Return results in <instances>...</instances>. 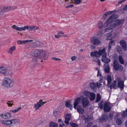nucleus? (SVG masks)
<instances>
[{
	"instance_id": "30",
	"label": "nucleus",
	"mask_w": 127,
	"mask_h": 127,
	"mask_svg": "<svg viewBox=\"0 0 127 127\" xmlns=\"http://www.w3.org/2000/svg\"><path fill=\"white\" fill-rule=\"evenodd\" d=\"M101 97L100 94H97L96 95L95 102L97 103L101 99Z\"/></svg>"
},
{
	"instance_id": "39",
	"label": "nucleus",
	"mask_w": 127,
	"mask_h": 127,
	"mask_svg": "<svg viewBox=\"0 0 127 127\" xmlns=\"http://www.w3.org/2000/svg\"><path fill=\"white\" fill-rule=\"evenodd\" d=\"M117 51L119 53H121L122 51L121 48L119 46H117Z\"/></svg>"
},
{
	"instance_id": "21",
	"label": "nucleus",
	"mask_w": 127,
	"mask_h": 127,
	"mask_svg": "<svg viewBox=\"0 0 127 127\" xmlns=\"http://www.w3.org/2000/svg\"><path fill=\"white\" fill-rule=\"evenodd\" d=\"M108 118V116L105 114H103L101 117L99 119V121L101 123L107 120Z\"/></svg>"
},
{
	"instance_id": "2",
	"label": "nucleus",
	"mask_w": 127,
	"mask_h": 127,
	"mask_svg": "<svg viewBox=\"0 0 127 127\" xmlns=\"http://www.w3.org/2000/svg\"><path fill=\"white\" fill-rule=\"evenodd\" d=\"M19 120L17 119H13L11 120L7 121L1 120L0 122L1 123L6 126L10 125L15 126L18 124L19 122Z\"/></svg>"
},
{
	"instance_id": "55",
	"label": "nucleus",
	"mask_w": 127,
	"mask_h": 127,
	"mask_svg": "<svg viewBox=\"0 0 127 127\" xmlns=\"http://www.w3.org/2000/svg\"><path fill=\"white\" fill-rule=\"evenodd\" d=\"M58 34L60 35L61 37L63 36L64 34L63 32L62 31L59 32L58 33Z\"/></svg>"
},
{
	"instance_id": "38",
	"label": "nucleus",
	"mask_w": 127,
	"mask_h": 127,
	"mask_svg": "<svg viewBox=\"0 0 127 127\" xmlns=\"http://www.w3.org/2000/svg\"><path fill=\"white\" fill-rule=\"evenodd\" d=\"M13 103V102L12 101H8L6 103L8 106H12Z\"/></svg>"
},
{
	"instance_id": "54",
	"label": "nucleus",
	"mask_w": 127,
	"mask_h": 127,
	"mask_svg": "<svg viewBox=\"0 0 127 127\" xmlns=\"http://www.w3.org/2000/svg\"><path fill=\"white\" fill-rule=\"evenodd\" d=\"M52 59H53L55 61H60L61 60V59H60L55 57H53L52 58Z\"/></svg>"
},
{
	"instance_id": "31",
	"label": "nucleus",
	"mask_w": 127,
	"mask_h": 127,
	"mask_svg": "<svg viewBox=\"0 0 127 127\" xmlns=\"http://www.w3.org/2000/svg\"><path fill=\"white\" fill-rule=\"evenodd\" d=\"M116 123L118 125H121L122 123V119L120 118H117L116 120Z\"/></svg>"
},
{
	"instance_id": "50",
	"label": "nucleus",
	"mask_w": 127,
	"mask_h": 127,
	"mask_svg": "<svg viewBox=\"0 0 127 127\" xmlns=\"http://www.w3.org/2000/svg\"><path fill=\"white\" fill-rule=\"evenodd\" d=\"M59 111H57L55 112L54 115L55 116L58 117L59 115Z\"/></svg>"
},
{
	"instance_id": "41",
	"label": "nucleus",
	"mask_w": 127,
	"mask_h": 127,
	"mask_svg": "<svg viewBox=\"0 0 127 127\" xmlns=\"http://www.w3.org/2000/svg\"><path fill=\"white\" fill-rule=\"evenodd\" d=\"M71 116L70 114H66L65 116V119L68 120H70Z\"/></svg>"
},
{
	"instance_id": "52",
	"label": "nucleus",
	"mask_w": 127,
	"mask_h": 127,
	"mask_svg": "<svg viewBox=\"0 0 127 127\" xmlns=\"http://www.w3.org/2000/svg\"><path fill=\"white\" fill-rule=\"evenodd\" d=\"M119 69L120 71H122L123 70V67L120 64Z\"/></svg>"
},
{
	"instance_id": "24",
	"label": "nucleus",
	"mask_w": 127,
	"mask_h": 127,
	"mask_svg": "<svg viewBox=\"0 0 127 127\" xmlns=\"http://www.w3.org/2000/svg\"><path fill=\"white\" fill-rule=\"evenodd\" d=\"M49 127H58V124L54 122L51 121L49 123Z\"/></svg>"
},
{
	"instance_id": "9",
	"label": "nucleus",
	"mask_w": 127,
	"mask_h": 127,
	"mask_svg": "<svg viewBox=\"0 0 127 127\" xmlns=\"http://www.w3.org/2000/svg\"><path fill=\"white\" fill-rule=\"evenodd\" d=\"M46 102H43L42 99H40L36 104H35L34 107L35 108V110H36L41 107L44 104L46 103Z\"/></svg>"
},
{
	"instance_id": "15",
	"label": "nucleus",
	"mask_w": 127,
	"mask_h": 127,
	"mask_svg": "<svg viewBox=\"0 0 127 127\" xmlns=\"http://www.w3.org/2000/svg\"><path fill=\"white\" fill-rule=\"evenodd\" d=\"M77 111L79 114H82L84 112V109L82 106L80 105H78L76 108Z\"/></svg>"
},
{
	"instance_id": "60",
	"label": "nucleus",
	"mask_w": 127,
	"mask_h": 127,
	"mask_svg": "<svg viewBox=\"0 0 127 127\" xmlns=\"http://www.w3.org/2000/svg\"><path fill=\"white\" fill-rule=\"evenodd\" d=\"M32 41H33L32 40H25L24 41L25 43L27 42H32Z\"/></svg>"
},
{
	"instance_id": "53",
	"label": "nucleus",
	"mask_w": 127,
	"mask_h": 127,
	"mask_svg": "<svg viewBox=\"0 0 127 127\" xmlns=\"http://www.w3.org/2000/svg\"><path fill=\"white\" fill-rule=\"evenodd\" d=\"M17 43L18 44H21L23 43H25L24 41H21L20 40H18L17 41Z\"/></svg>"
},
{
	"instance_id": "14",
	"label": "nucleus",
	"mask_w": 127,
	"mask_h": 127,
	"mask_svg": "<svg viewBox=\"0 0 127 127\" xmlns=\"http://www.w3.org/2000/svg\"><path fill=\"white\" fill-rule=\"evenodd\" d=\"M101 61L105 63H108L110 61V59L106 57V54H105L102 56Z\"/></svg>"
},
{
	"instance_id": "44",
	"label": "nucleus",
	"mask_w": 127,
	"mask_h": 127,
	"mask_svg": "<svg viewBox=\"0 0 127 127\" xmlns=\"http://www.w3.org/2000/svg\"><path fill=\"white\" fill-rule=\"evenodd\" d=\"M70 125L72 127H77L78 126L77 124L72 123H70Z\"/></svg>"
},
{
	"instance_id": "45",
	"label": "nucleus",
	"mask_w": 127,
	"mask_h": 127,
	"mask_svg": "<svg viewBox=\"0 0 127 127\" xmlns=\"http://www.w3.org/2000/svg\"><path fill=\"white\" fill-rule=\"evenodd\" d=\"M91 119V117L90 116H88L87 117L85 118V122H87L89 121Z\"/></svg>"
},
{
	"instance_id": "49",
	"label": "nucleus",
	"mask_w": 127,
	"mask_h": 127,
	"mask_svg": "<svg viewBox=\"0 0 127 127\" xmlns=\"http://www.w3.org/2000/svg\"><path fill=\"white\" fill-rule=\"evenodd\" d=\"M94 61H95V62H96L97 63L98 65L99 66H100V62L99 59H97L96 60H94Z\"/></svg>"
},
{
	"instance_id": "40",
	"label": "nucleus",
	"mask_w": 127,
	"mask_h": 127,
	"mask_svg": "<svg viewBox=\"0 0 127 127\" xmlns=\"http://www.w3.org/2000/svg\"><path fill=\"white\" fill-rule=\"evenodd\" d=\"M98 26L99 28H101L103 26V24L102 21H100L98 22Z\"/></svg>"
},
{
	"instance_id": "48",
	"label": "nucleus",
	"mask_w": 127,
	"mask_h": 127,
	"mask_svg": "<svg viewBox=\"0 0 127 127\" xmlns=\"http://www.w3.org/2000/svg\"><path fill=\"white\" fill-rule=\"evenodd\" d=\"M38 28V27L35 26L32 27V31L37 30Z\"/></svg>"
},
{
	"instance_id": "46",
	"label": "nucleus",
	"mask_w": 127,
	"mask_h": 127,
	"mask_svg": "<svg viewBox=\"0 0 127 127\" xmlns=\"http://www.w3.org/2000/svg\"><path fill=\"white\" fill-rule=\"evenodd\" d=\"M44 86L48 88L50 86V84L49 82L45 83L44 84Z\"/></svg>"
},
{
	"instance_id": "47",
	"label": "nucleus",
	"mask_w": 127,
	"mask_h": 127,
	"mask_svg": "<svg viewBox=\"0 0 127 127\" xmlns=\"http://www.w3.org/2000/svg\"><path fill=\"white\" fill-rule=\"evenodd\" d=\"M96 86L97 88H100L102 85V84L98 82L96 83Z\"/></svg>"
},
{
	"instance_id": "26",
	"label": "nucleus",
	"mask_w": 127,
	"mask_h": 127,
	"mask_svg": "<svg viewBox=\"0 0 127 127\" xmlns=\"http://www.w3.org/2000/svg\"><path fill=\"white\" fill-rule=\"evenodd\" d=\"M119 61L120 63L122 64H124L125 62L122 56L121 55H119L118 58Z\"/></svg>"
},
{
	"instance_id": "35",
	"label": "nucleus",
	"mask_w": 127,
	"mask_h": 127,
	"mask_svg": "<svg viewBox=\"0 0 127 127\" xmlns=\"http://www.w3.org/2000/svg\"><path fill=\"white\" fill-rule=\"evenodd\" d=\"M40 59H38L37 57H34L32 60V61L34 63H35L36 64V63H37V61L38 60L40 61Z\"/></svg>"
},
{
	"instance_id": "32",
	"label": "nucleus",
	"mask_w": 127,
	"mask_h": 127,
	"mask_svg": "<svg viewBox=\"0 0 127 127\" xmlns=\"http://www.w3.org/2000/svg\"><path fill=\"white\" fill-rule=\"evenodd\" d=\"M103 100H101L98 104V107L100 109H102L103 108Z\"/></svg>"
},
{
	"instance_id": "11",
	"label": "nucleus",
	"mask_w": 127,
	"mask_h": 127,
	"mask_svg": "<svg viewBox=\"0 0 127 127\" xmlns=\"http://www.w3.org/2000/svg\"><path fill=\"white\" fill-rule=\"evenodd\" d=\"M90 41L92 44L95 45H99L101 43L99 39L94 37L92 38Z\"/></svg>"
},
{
	"instance_id": "34",
	"label": "nucleus",
	"mask_w": 127,
	"mask_h": 127,
	"mask_svg": "<svg viewBox=\"0 0 127 127\" xmlns=\"http://www.w3.org/2000/svg\"><path fill=\"white\" fill-rule=\"evenodd\" d=\"M21 109V107H20L16 109L13 110H10V112H11L13 113H16L20 109Z\"/></svg>"
},
{
	"instance_id": "63",
	"label": "nucleus",
	"mask_w": 127,
	"mask_h": 127,
	"mask_svg": "<svg viewBox=\"0 0 127 127\" xmlns=\"http://www.w3.org/2000/svg\"><path fill=\"white\" fill-rule=\"evenodd\" d=\"M76 59V57L75 56H73L71 58V59L72 61H74Z\"/></svg>"
},
{
	"instance_id": "37",
	"label": "nucleus",
	"mask_w": 127,
	"mask_h": 127,
	"mask_svg": "<svg viewBox=\"0 0 127 127\" xmlns=\"http://www.w3.org/2000/svg\"><path fill=\"white\" fill-rule=\"evenodd\" d=\"M112 85L113 86L114 89H116L117 88V87L116 86V80H114L113 81Z\"/></svg>"
},
{
	"instance_id": "20",
	"label": "nucleus",
	"mask_w": 127,
	"mask_h": 127,
	"mask_svg": "<svg viewBox=\"0 0 127 127\" xmlns=\"http://www.w3.org/2000/svg\"><path fill=\"white\" fill-rule=\"evenodd\" d=\"M65 106L66 107L69 108L71 110H72L73 108L72 105L70 104V100H68L65 102Z\"/></svg>"
},
{
	"instance_id": "13",
	"label": "nucleus",
	"mask_w": 127,
	"mask_h": 127,
	"mask_svg": "<svg viewBox=\"0 0 127 127\" xmlns=\"http://www.w3.org/2000/svg\"><path fill=\"white\" fill-rule=\"evenodd\" d=\"M120 43L121 45L123 50L124 51H126L127 50V46L126 41L123 40H121L120 42Z\"/></svg>"
},
{
	"instance_id": "4",
	"label": "nucleus",
	"mask_w": 127,
	"mask_h": 127,
	"mask_svg": "<svg viewBox=\"0 0 127 127\" xmlns=\"http://www.w3.org/2000/svg\"><path fill=\"white\" fill-rule=\"evenodd\" d=\"M105 48H103L101 50H99L98 51H95L92 52L90 53V55L92 57H99L102 54H106Z\"/></svg>"
},
{
	"instance_id": "56",
	"label": "nucleus",
	"mask_w": 127,
	"mask_h": 127,
	"mask_svg": "<svg viewBox=\"0 0 127 127\" xmlns=\"http://www.w3.org/2000/svg\"><path fill=\"white\" fill-rule=\"evenodd\" d=\"M127 0H120L118 1V3L119 4H121L122 2Z\"/></svg>"
},
{
	"instance_id": "27",
	"label": "nucleus",
	"mask_w": 127,
	"mask_h": 127,
	"mask_svg": "<svg viewBox=\"0 0 127 127\" xmlns=\"http://www.w3.org/2000/svg\"><path fill=\"white\" fill-rule=\"evenodd\" d=\"M106 80L107 81V85L108 86V85H109L110 84L111 82L112 79L111 76L109 75H108L107 77Z\"/></svg>"
},
{
	"instance_id": "64",
	"label": "nucleus",
	"mask_w": 127,
	"mask_h": 127,
	"mask_svg": "<svg viewBox=\"0 0 127 127\" xmlns=\"http://www.w3.org/2000/svg\"><path fill=\"white\" fill-rule=\"evenodd\" d=\"M97 58V57H94L93 58V59L92 60L93 61H94V62H95V61H94V60H95V61L97 59H99L98 58Z\"/></svg>"
},
{
	"instance_id": "36",
	"label": "nucleus",
	"mask_w": 127,
	"mask_h": 127,
	"mask_svg": "<svg viewBox=\"0 0 127 127\" xmlns=\"http://www.w3.org/2000/svg\"><path fill=\"white\" fill-rule=\"evenodd\" d=\"M40 42H38L37 43H35L34 44V45L33 46V47L34 48L39 46H41L40 44Z\"/></svg>"
},
{
	"instance_id": "17",
	"label": "nucleus",
	"mask_w": 127,
	"mask_h": 127,
	"mask_svg": "<svg viewBox=\"0 0 127 127\" xmlns=\"http://www.w3.org/2000/svg\"><path fill=\"white\" fill-rule=\"evenodd\" d=\"M113 67L114 70L118 71L119 69L120 64L116 60H115L113 62Z\"/></svg>"
},
{
	"instance_id": "3",
	"label": "nucleus",
	"mask_w": 127,
	"mask_h": 127,
	"mask_svg": "<svg viewBox=\"0 0 127 127\" xmlns=\"http://www.w3.org/2000/svg\"><path fill=\"white\" fill-rule=\"evenodd\" d=\"M14 85V81L13 79L8 78H5L2 83V85L7 88H11Z\"/></svg>"
},
{
	"instance_id": "18",
	"label": "nucleus",
	"mask_w": 127,
	"mask_h": 127,
	"mask_svg": "<svg viewBox=\"0 0 127 127\" xmlns=\"http://www.w3.org/2000/svg\"><path fill=\"white\" fill-rule=\"evenodd\" d=\"M81 100L80 97H77L74 100V102L73 104L74 107L75 109H76L77 106L79 104Z\"/></svg>"
},
{
	"instance_id": "28",
	"label": "nucleus",
	"mask_w": 127,
	"mask_h": 127,
	"mask_svg": "<svg viewBox=\"0 0 127 127\" xmlns=\"http://www.w3.org/2000/svg\"><path fill=\"white\" fill-rule=\"evenodd\" d=\"M15 46H13L11 47L8 51V53L9 54H11L13 51L15 50Z\"/></svg>"
},
{
	"instance_id": "6",
	"label": "nucleus",
	"mask_w": 127,
	"mask_h": 127,
	"mask_svg": "<svg viewBox=\"0 0 127 127\" xmlns=\"http://www.w3.org/2000/svg\"><path fill=\"white\" fill-rule=\"evenodd\" d=\"M0 68L1 70H0V73L3 75L8 76H11L12 75V73L5 67H0Z\"/></svg>"
},
{
	"instance_id": "23",
	"label": "nucleus",
	"mask_w": 127,
	"mask_h": 127,
	"mask_svg": "<svg viewBox=\"0 0 127 127\" xmlns=\"http://www.w3.org/2000/svg\"><path fill=\"white\" fill-rule=\"evenodd\" d=\"M104 70L106 73H109L110 72L109 65L108 64H105L104 66Z\"/></svg>"
},
{
	"instance_id": "12",
	"label": "nucleus",
	"mask_w": 127,
	"mask_h": 127,
	"mask_svg": "<svg viewBox=\"0 0 127 127\" xmlns=\"http://www.w3.org/2000/svg\"><path fill=\"white\" fill-rule=\"evenodd\" d=\"M124 81L120 80L117 81V86L118 87L121 89L122 90L124 88L125 85L124 84Z\"/></svg>"
},
{
	"instance_id": "10",
	"label": "nucleus",
	"mask_w": 127,
	"mask_h": 127,
	"mask_svg": "<svg viewBox=\"0 0 127 127\" xmlns=\"http://www.w3.org/2000/svg\"><path fill=\"white\" fill-rule=\"evenodd\" d=\"M82 102L83 107H86L89 104L88 99L86 98L83 97L82 99Z\"/></svg>"
},
{
	"instance_id": "25",
	"label": "nucleus",
	"mask_w": 127,
	"mask_h": 127,
	"mask_svg": "<svg viewBox=\"0 0 127 127\" xmlns=\"http://www.w3.org/2000/svg\"><path fill=\"white\" fill-rule=\"evenodd\" d=\"M90 87L91 89L94 90L96 88V85L94 82L91 83H90Z\"/></svg>"
},
{
	"instance_id": "51",
	"label": "nucleus",
	"mask_w": 127,
	"mask_h": 127,
	"mask_svg": "<svg viewBox=\"0 0 127 127\" xmlns=\"http://www.w3.org/2000/svg\"><path fill=\"white\" fill-rule=\"evenodd\" d=\"M76 4H80L81 1V0H74Z\"/></svg>"
},
{
	"instance_id": "8",
	"label": "nucleus",
	"mask_w": 127,
	"mask_h": 127,
	"mask_svg": "<svg viewBox=\"0 0 127 127\" xmlns=\"http://www.w3.org/2000/svg\"><path fill=\"white\" fill-rule=\"evenodd\" d=\"M111 109L110 106V103L109 102L105 101L104 105V111L105 112H108Z\"/></svg>"
},
{
	"instance_id": "42",
	"label": "nucleus",
	"mask_w": 127,
	"mask_h": 127,
	"mask_svg": "<svg viewBox=\"0 0 127 127\" xmlns=\"http://www.w3.org/2000/svg\"><path fill=\"white\" fill-rule=\"evenodd\" d=\"M127 116V113L125 111H124L122 114V117L123 118Z\"/></svg>"
},
{
	"instance_id": "1",
	"label": "nucleus",
	"mask_w": 127,
	"mask_h": 127,
	"mask_svg": "<svg viewBox=\"0 0 127 127\" xmlns=\"http://www.w3.org/2000/svg\"><path fill=\"white\" fill-rule=\"evenodd\" d=\"M117 16L113 14L109 17L106 21L104 24L105 27L107 28H105V32H107V30H110L112 29V27H115L117 26H118L122 24L125 22L124 19L117 20L114 22L113 23L111 24L113 21L116 18Z\"/></svg>"
},
{
	"instance_id": "19",
	"label": "nucleus",
	"mask_w": 127,
	"mask_h": 127,
	"mask_svg": "<svg viewBox=\"0 0 127 127\" xmlns=\"http://www.w3.org/2000/svg\"><path fill=\"white\" fill-rule=\"evenodd\" d=\"M0 117L1 118L4 119L9 118L11 117V115L10 113H7L4 114H0Z\"/></svg>"
},
{
	"instance_id": "62",
	"label": "nucleus",
	"mask_w": 127,
	"mask_h": 127,
	"mask_svg": "<svg viewBox=\"0 0 127 127\" xmlns=\"http://www.w3.org/2000/svg\"><path fill=\"white\" fill-rule=\"evenodd\" d=\"M123 9L124 10H127V4L125 5V7L124 8H123Z\"/></svg>"
},
{
	"instance_id": "57",
	"label": "nucleus",
	"mask_w": 127,
	"mask_h": 127,
	"mask_svg": "<svg viewBox=\"0 0 127 127\" xmlns=\"http://www.w3.org/2000/svg\"><path fill=\"white\" fill-rule=\"evenodd\" d=\"M92 124L90 122H89L87 125V127H90L92 125Z\"/></svg>"
},
{
	"instance_id": "5",
	"label": "nucleus",
	"mask_w": 127,
	"mask_h": 127,
	"mask_svg": "<svg viewBox=\"0 0 127 127\" xmlns=\"http://www.w3.org/2000/svg\"><path fill=\"white\" fill-rule=\"evenodd\" d=\"M83 94L86 97L89 98L90 101H93L95 99L96 95L94 92L85 91L84 92Z\"/></svg>"
},
{
	"instance_id": "33",
	"label": "nucleus",
	"mask_w": 127,
	"mask_h": 127,
	"mask_svg": "<svg viewBox=\"0 0 127 127\" xmlns=\"http://www.w3.org/2000/svg\"><path fill=\"white\" fill-rule=\"evenodd\" d=\"M115 41H114L113 40H111L109 42V44L108 46V50L109 51H110V49H111V46L112 44V43H114V42Z\"/></svg>"
},
{
	"instance_id": "7",
	"label": "nucleus",
	"mask_w": 127,
	"mask_h": 127,
	"mask_svg": "<svg viewBox=\"0 0 127 127\" xmlns=\"http://www.w3.org/2000/svg\"><path fill=\"white\" fill-rule=\"evenodd\" d=\"M12 28L13 29L19 31H25L26 29H27L29 30L32 31V27H29L28 26H25L24 27L22 28L18 27L15 25H13Z\"/></svg>"
},
{
	"instance_id": "58",
	"label": "nucleus",
	"mask_w": 127,
	"mask_h": 127,
	"mask_svg": "<svg viewBox=\"0 0 127 127\" xmlns=\"http://www.w3.org/2000/svg\"><path fill=\"white\" fill-rule=\"evenodd\" d=\"M74 6V5L73 4H71L69 5L66 6L65 7L66 8H68L70 7H72Z\"/></svg>"
},
{
	"instance_id": "16",
	"label": "nucleus",
	"mask_w": 127,
	"mask_h": 127,
	"mask_svg": "<svg viewBox=\"0 0 127 127\" xmlns=\"http://www.w3.org/2000/svg\"><path fill=\"white\" fill-rule=\"evenodd\" d=\"M43 53V51L42 50L36 49L34 52V56L36 57L39 56L41 55H42Z\"/></svg>"
},
{
	"instance_id": "22",
	"label": "nucleus",
	"mask_w": 127,
	"mask_h": 127,
	"mask_svg": "<svg viewBox=\"0 0 127 127\" xmlns=\"http://www.w3.org/2000/svg\"><path fill=\"white\" fill-rule=\"evenodd\" d=\"M116 11L115 10L112 11H108L104 13L103 16V18L104 19H106L108 15L111 14L113 12Z\"/></svg>"
},
{
	"instance_id": "29",
	"label": "nucleus",
	"mask_w": 127,
	"mask_h": 127,
	"mask_svg": "<svg viewBox=\"0 0 127 127\" xmlns=\"http://www.w3.org/2000/svg\"><path fill=\"white\" fill-rule=\"evenodd\" d=\"M111 35V32L107 33L105 34V36L107 37L106 39L107 40H109L112 39V38L110 37Z\"/></svg>"
},
{
	"instance_id": "59",
	"label": "nucleus",
	"mask_w": 127,
	"mask_h": 127,
	"mask_svg": "<svg viewBox=\"0 0 127 127\" xmlns=\"http://www.w3.org/2000/svg\"><path fill=\"white\" fill-rule=\"evenodd\" d=\"M69 120L65 119V123L66 125H68L69 124Z\"/></svg>"
},
{
	"instance_id": "43",
	"label": "nucleus",
	"mask_w": 127,
	"mask_h": 127,
	"mask_svg": "<svg viewBox=\"0 0 127 127\" xmlns=\"http://www.w3.org/2000/svg\"><path fill=\"white\" fill-rule=\"evenodd\" d=\"M109 118L110 119L112 120L113 118V114L112 113H109L108 116Z\"/></svg>"
},
{
	"instance_id": "61",
	"label": "nucleus",
	"mask_w": 127,
	"mask_h": 127,
	"mask_svg": "<svg viewBox=\"0 0 127 127\" xmlns=\"http://www.w3.org/2000/svg\"><path fill=\"white\" fill-rule=\"evenodd\" d=\"M55 37L56 38H59L61 37L60 35L58 34L55 35Z\"/></svg>"
}]
</instances>
